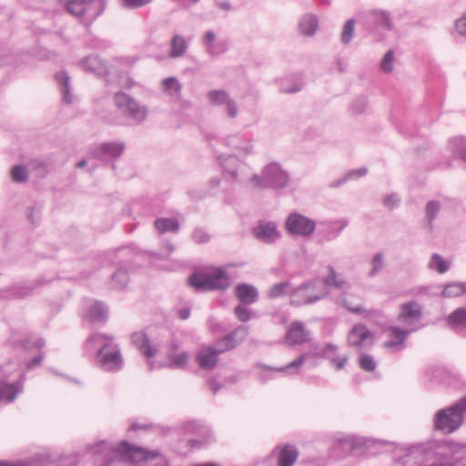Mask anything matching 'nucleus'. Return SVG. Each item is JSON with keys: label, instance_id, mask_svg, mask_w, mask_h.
Segmentation results:
<instances>
[{"label": "nucleus", "instance_id": "nucleus-4", "mask_svg": "<svg viewBox=\"0 0 466 466\" xmlns=\"http://www.w3.org/2000/svg\"><path fill=\"white\" fill-rule=\"evenodd\" d=\"M463 411H466V397L454 405L437 411L434 419V427L443 433L455 431L462 423Z\"/></svg>", "mask_w": 466, "mask_h": 466}, {"label": "nucleus", "instance_id": "nucleus-54", "mask_svg": "<svg viewBox=\"0 0 466 466\" xmlns=\"http://www.w3.org/2000/svg\"><path fill=\"white\" fill-rule=\"evenodd\" d=\"M152 0H123L124 5L128 8H139L149 4Z\"/></svg>", "mask_w": 466, "mask_h": 466}, {"label": "nucleus", "instance_id": "nucleus-22", "mask_svg": "<svg viewBox=\"0 0 466 466\" xmlns=\"http://www.w3.org/2000/svg\"><path fill=\"white\" fill-rule=\"evenodd\" d=\"M248 334V327L245 325L238 326L231 333L227 335L225 338L219 339V345L230 346L232 349L236 347L238 342L243 341Z\"/></svg>", "mask_w": 466, "mask_h": 466}, {"label": "nucleus", "instance_id": "nucleus-2", "mask_svg": "<svg viewBox=\"0 0 466 466\" xmlns=\"http://www.w3.org/2000/svg\"><path fill=\"white\" fill-rule=\"evenodd\" d=\"M87 342L95 346H100L96 361L102 370L116 371L122 368L123 359L120 349L116 344L113 343L112 336L94 334L88 339Z\"/></svg>", "mask_w": 466, "mask_h": 466}, {"label": "nucleus", "instance_id": "nucleus-64", "mask_svg": "<svg viewBox=\"0 0 466 466\" xmlns=\"http://www.w3.org/2000/svg\"><path fill=\"white\" fill-rule=\"evenodd\" d=\"M30 292H31V289H29L28 287H24V288H21V289L15 296L17 298H22V297L27 296Z\"/></svg>", "mask_w": 466, "mask_h": 466}, {"label": "nucleus", "instance_id": "nucleus-25", "mask_svg": "<svg viewBox=\"0 0 466 466\" xmlns=\"http://www.w3.org/2000/svg\"><path fill=\"white\" fill-rule=\"evenodd\" d=\"M161 86L165 94L176 99L179 98L182 86L177 78L174 76L167 77L162 81Z\"/></svg>", "mask_w": 466, "mask_h": 466}, {"label": "nucleus", "instance_id": "nucleus-58", "mask_svg": "<svg viewBox=\"0 0 466 466\" xmlns=\"http://www.w3.org/2000/svg\"><path fill=\"white\" fill-rule=\"evenodd\" d=\"M367 107V100L366 99H360L355 102L353 108L357 113L363 112Z\"/></svg>", "mask_w": 466, "mask_h": 466}, {"label": "nucleus", "instance_id": "nucleus-45", "mask_svg": "<svg viewBox=\"0 0 466 466\" xmlns=\"http://www.w3.org/2000/svg\"><path fill=\"white\" fill-rule=\"evenodd\" d=\"M306 360V354L300 355L298 359L290 362L285 367L279 368L278 370L283 371V370H291V373L297 374L299 371V368L302 366Z\"/></svg>", "mask_w": 466, "mask_h": 466}, {"label": "nucleus", "instance_id": "nucleus-42", "mask_svg": "<svg viewBox=\"0 0 466 466\" xmlns=\"http://www.w3.org/2000/svg\"><path fill=\"white\" fill-rule=\"evenodd\" d=\"M248 305L239 303L234 309L236 317L241 322H247L251 317V310L248 308Z\"/></svg>", "mask_w": 466, "mask_h": 466}, {"label": "nucleus", "instance_id": "nucleus-59", "mask_svg": "<svg viewBox=\"0 0 466 466\" xmlns=\"http://www.w3.org/2000/svg\"><path fill=\"white\" fill-rule=\"evenodd\" d=\"M43 354L39 355L38 357L34 358L27 365L28 369H33L34 367L40 364L41 360H43Z\"/></svg>", "mask_w": 466, "mask_h": 466}, {"label": "nucleus", "instance_id": "nucleus-14", "mask_svg": "<svg viewBox=\"0 0 466 466\" xmlns=\"http://www.w3.org/2000/svg\"><path fill=\"white\" fill-rule=\"evenodd\" d=\"M421 319V307L415 301L404 303L400 307V312L398 320L409 329L416 328L415 324Z\"/></svg>", "mask_w": 466, "mask_h": 466}, {"label": "nucleus", "instance_id": "nucleus-38", "mask_svg": "<svg viewBox=\"0 0 466 466\" xmlns=\"http://www.w3.org/2000/svg\"><path fill=\"white\" fill-rule=\"evenodd\" d=\"M12 180L16 183H25L28 180V171L25 166L16 165L11 169Z\"/></svg>", "mask_w": 466, "mask_h": 466}, {"label": "nucleus", "instance_id": "nucleus-41", "mask_svg": "<svg viewBox=\"0 0 466 466\" xmlns=\"http://www.w3.org/2000/svg\"><path fill=\"white\" fill-rule=\"evenodd\" d=\"M441 209V204L439 201L431 200L426 206V216L428 218L430 228L432 227V221L437 217Z\"/></svg>", "mask_w": 466, "mask_h": 466}, {"label": "nucleus", "instance_id": "nucleus-36", "mask_svg": "<svg viewBox=\"0 0 466 466\" xmlns=\"http://www.w3.org/2000/svg\"><path fill=\"white\" fill-rule=\"evenodd\" d=\"M208 98L212 105L223 106L230 96L223 90H212L208 92Z\"/></svg>", "mask_w": 466, "mask_h": 466}, {"label": "nucleus", "instance_id": "nucleus-35", "mask_svg": "<svg viewBox=\"0 0 466 466\" xmlns=\"http://www.w3.org/2000/svg\"><path fill=\"white\" fill-rule=\"evenodd\" d=\"M465 291V284L461 282H452L444 287L441 296L445 298H454L462 295Z\"/></svg>", "mask_w": 466, "mask_h": 466}, {"label": "nucleus", "instance_id": "nucleus-53", "mask_svg": "<svg viewBox=\"0 0 466 466\" xmlns=\"http://www.w3.org/2000/svg\"><path fill=\"white\" fill-rule=\"evenodd\" d=\"M76 458L73 455H68L61 457L56 466H76Z\"/></svg>", "mask_w": 466, "mask_h": 466}, {"label": "nucleus", "instance_id": "nucleus-15", "mask_svg": "<svg viewBox=\"0 0 466 466\" xmlns=\"http://www.w3.org/2000/svg\"><path fill=\"white\" fill-rule=\"evenodd\" d=\"M125 149L124 143H103L90 150L92 157L106 161L118 157Z\"/></svg>", "mask_w": 466, "mask_h": 466}, {"label": "nucleus", "instance_id": "nucleus-55", "mask_svg": "<svg viewBox=\"0 0 466 466\" xmlns=\"http://www.w3.org/2000/svg\"><path fill=\"white\" fill-rule=\"evenodd\" d=\"M399 201L400 199L396 194H390L384 198L383 204L389 209H392L398 205Z\"/></svg>", "mask_w": 466, "mask_h": 466}, {"label": "nucleus", "instance_id": "nucleus-9", "mask_svg": "<svg viewBox=\"0 0 466 466\" xmlns=\"http://www.w3.org/2000/svg\"><path fill=\"white\" fill-rule=\"evenodd\" d=\"M115 105L133 120L137 123L144 121L147 115V109L140 105L136 99L123 92L116 93L114 96Z\"/></svg>", "mask_w": 466, "mask_h": 466}, {"label": "nucleus", "instance_id": "nucleus-1", "mask_svg": "<svg viewBox=\"0 0 466 466\" xmlns=\"http://www.w3.org/2000/svg\"><path fill=\"white\" fill-rule=\"evenodd\" d=\"M86 450L93 454L103 455L106 459L104 466H129L128 461H140L154 459L159 455L157 451H148L131 446L126 441H122L117 446L99 441L95 445L86 446Z\"/></svg>", "mask_w": 466, "mask_h": 466}, {"label": "nucleus", "instance_id": "nucleus-27", "mask_svg": "<svg viewBox=\"0 0 466 466\" xmlns=\"http://www.w3.org/2000/svg\"><path fill=\"white\" fill-rule=\"evenodd\" d=\"M319 26L318 19L314 15H305L299 22L300 32L308 36L313 35Z\"/></svg>", "mask_w": 466, "mask_h": 466}, {"label": "nucleus", "instance_id": "nucleus-49", "mask_svg": "<svg viewBox=\"0 0 466 466\" xmlns=\"http://www.w3.org/2000/svg\"><path fill=\"white\" fill-rule=\"evenodd\" d=\"M360 366L365 371H373L376 369V362L370 355L363 354L360 358Z\"/></svg>", "mask_w": 466, "mask_h": 466}, {"label": "nucleus", "instance_id": "nucleus-10", "mask_svg": "<svg viewBox=\"0 0 466 466\" xmlns=\"http://www.w3.org/2000/svg\"><path fill=\"white\" fill-rule=\"evenodd\" d=\"M285 225L290 234L303 238L311 236L316 228L315 221L298 213L290 214Z\"/></svg>", "mask_w": 466, "mask_h": 466}, {"label": "nucleus", "instance_id": "nucleus-46", "mask_svg": "<svg viewBox=\"0 0 466 466\" xmlns=\"http://www.w3.org/2000/svg\"><path fill=\"white\" fill-rule=\"evenodd\" d=\"M189 354L187 351H183L179 354L170 355L171 365L176 368H183L186 366Z\"/></svg>", "mask_w": 466, "mask_h": 466}, {"label": "nucleus", "instance_id": "nucleus-32", "mask_svg": "<svg viewBox=\"0 0 466 466\" xmlns=\"http://www.w3.org/2000/svg\"><path fill=\"white\" fill-rule=\"evenodd\" d=\"M155 227L162 234L167 231H177L179 223L175 218H157L155 221Z\"/></svg>", "mask_w": 466, "mask_h": 466}, {"label": "nucleus", "instance_id": "nucleus-19", "mask_svg": "<svg viewBox=\"0 0 466 466\" xmlns=\"http://www.w3.org/2000/svg\"><path fill=\"white\" fill-rule=\"evenodd\" d=\"M132 342L139 350V351L147 358L155 356L157 349L150 345L146 334L142 331H137L132 334Z\"/></svg>", "mask_w": 466, "mask_h": 466}, {"label": "nucleus", "instance_id": "nucleus-16", "mask_svg": "<svg viewBox=\"0 0 466 466\" xmlns=\"http://www.w3.org/2000/svg\"><path fill=\"white\" fill-rule=\"evenodd\" d=\"M372 338V333L364 325L357 324L348 335V343L352 347L370 345Z\"/></svg>", "mask_w": 466, "mask_h": 466}, {"label": "nucleus", "instance_id": "nucleus-50", "mask_svg": "<svg viewBox=\"0 0 466 466\" xmlns=\"http://www.w3.org/2000/svg\"><path fill=\"white\" fill-rule=\"evenodd\" d=\"M206 50L212 56H218L227 50V45L224 42L214 43L209 45Z\"/></svg>", "mask_w": 466, "mask_h": 466}, {"label": "nucleus", "instance_id": "nucleus-57", "mask_svg": "<svg viewBox=\"0 0 466 466\" xmlns=\"http://www.w3.org/2000/svg\"><path fill=\"white\" fill-rule=\"evenodd\" d=\"M215 39H216V35L214 32H212V31L206 32L204 35V37H203V43H204L206 48L208 46H209V45H213L215 43Z\"/></svg>", "mask_w": 466, "mask_h": 466}, {"label": "nucleus", "instance_id": "nucleus-33", "mask_svg": "<svg viewBox=\"0 0 466 466\" xmlns=\"http://www.w3.org/2000/svg\"><path fill=\"white\" fill-rule=\"evenodd\" d=\"M84 67L96 75H102L106 70L104 63L96 56L86 57Z\"/></svg>", "mask_w": 466, "mask_h": 466}, {"label": "nucleus", "instance_id": "nucleus-39", "mask_svg": "<svg viewBox=\"0 0 466 466\" xmlns=\"http://www.w3.org/2000/svg\"><path fill=\"white\" fill-rule=\"evenodd\" d=\"M451 458L457 464L466 466V446L465 445H453L451 448Z\"/></svg>", "mask_w": 466, "mask_h": 466}, {"label": "nucleus", "instance_id": "nucleus-26", "mask_svg": "<svg viewBox=\"0 0 466 466\" xmlns=\"http://www.w3.org/2000/svg\"><path fill=\"white\" fill-rule=\"evenodd\" d=\"M187 49V44L185 38L180 35H175L170 42L169 57L177 58L185 55Z\"/></svg>", "mask_w": 466, "mask_h": 466}, {"label": "nucleus", "instance_id": "nucleus-30", "mask_svg": "<svg viewBox=\"0 0 466 466\" xmlns=\"http://www.w3.org/2000/svg\"><path fill=\"white\" fill-rule=\"evenodd\" d=\"M56 79L60 85L61 93L63 95V100L67 104L72 103L73 99L70 96L69 76L66 75V72H59L56 75Z\"/></svg>", "mask_w": 466, "mask_h": 466}, {"label": "nucleus", "instance_id": "nucleus-31", "mask_svg": "<svg viewBox=\"0 0 466 466\" xmlns=\"http://www.w3.org/2000/svg\"><path fill=\"white\" fill-rule=\"evenodd\" d=\"M329 274L325 277L324 280L321 281L327 289L329 286H334L339 289H344L348 287L347 281L343 278L339 277L334 268H329Z\"/></svg>", "mask_w": 466, "mask_h": 466}, {"label": "nucleus", "instance_id": "nucleus-28", "mask_svg": "<svg viewBox=\"0 0 466 466\" xmlns=\"http://www.w3.org/2000/svg\"><path fill=\"white\" fill-rule=\"evenodd\" d=\"M451 265V261L444 259L440 254L434 253L429 260L428 268L431 270H435L439 274H444L450 269Z\"/></svg>", "mask_w": 466, "mask_h": 466}, {"label": "nucleus", "instance_id": "nucleus-3", "mask_svg": "<svg viewBox=\"0 0 466 466\" xmlns=\"http://www.w3.org/2000/svg\"><path fill=\"white\" fill-rule=\"evenodd\" d=\"M225 144L229 152L219 156L218 160L221 162L224 170L235 178L237 177V168L231 167L229 162L235 163L237 160L245 158L252 152L253 146L250 140L238 135L228 137Z\"/></svg>", "mask_w": 466, "mask_h": 466}, {"label": "nucleus", "instance_id": "nucleus-37", "mask_svg": "<svg viewBox=\"0 0 466 466\" xmlns=\"http://www.w3.org/2000/svg\"><path fill=\"white\" fill-rule=\"evenodd\" d=\"M127 272L124 269H118L112 276L111 285L115 289H122L127 286Z\"/></svg>", "mask_w": 466, "mask_h": 466}, {"label": "nucleus", "instance_id": "nucleus-11", "mask_svg": "<svg viewBox=\"0 0 466 466\" xmlns=\"http://www.w3.org/2000/svg\"><path fill=\"white\" fill-rule=\"evenodd\" d=\"M229 350H232V345H219V340H218L214 346L199 350L196 357L197 362L202 369L211 370L216 366L218 355Z\"/></svg>", "mask_w": 466, "mask_h": 466}, {"label": "nucleus", "instance_id": "nucleus-56", "mask_svg": "<svg viewBox=\"0 0 466 466\" xmlns=\"http://www.w3.org/2000/svg\"><path fill=\"white\" fill-rule=\"evenodd\" d=\"M455 28L460 35L466 36V14L456 21Z\"/></svg>", "mask_w": 466, "mask_h": 466}, {"label": "nucleus", "instance_id": "nucleus-34", "mask_svg": "<svg viewBox=\"0 0 466 466\" xmlns=\"http://www.w3.org/2000/svg\"><path fill=\"white\" fill-rule=\"evenodd\" d=\"M19 391L20 389L14 384L0 382V401L5 400L10 402L14 400Z\"/></svg>", "mask_w": 466, "mask_h": 466}, {"label": "nucleus", "instance_id": "nucleus-43", "mask_svg": "<svg viewBox=\"0 0 466 466\" xmlns=\"http://www.w3.org/2000/svg\"><path fill=\"white\" fill-rule=\"evenodd\" d=\"M371 15L380 21L387 29H392V23L390 13L384 10L372 11Z\"/></svg>", "mask_w": 466, "mask_h": 466}, {"label": "nucleus", "instance_id": "nucleus-62", "mask_svg": "<svg viewBox=\"0 0 466 466\" xmlns=\"http://www.w3.org/2000/svg\"><path fill=\"white\" fill-rule=\"evenodd\" d=\"M433 447V444H420L416 447V450L420 452H428V451L431 450Z\"/></svg>", "mask_w": 466, "mask_h": 466}, {"label": "nucleus", "instance_id": "nucleus-51", "mask_svg": "<svg viewBox=\"0 0 466 466\" xmlns=\"http://www.w3.org/2000/svg\"><path fill=\"white\" fill-rule=\"evenodd\" d=\"M193 239L198 244L207 243L210 239V235L202 228H196L193 232Z\"/></svg>", "mask_w": 466, "mask_h": 466}, {"label": "nucleus", "instance_id": "nucleus-8", "mask_svg": "<svg viewBox=\"0 0 466 466\" xmlns=\"http://www.w3.org/2000/svg\"><path fill=\"white\" fill-rule=\"evenodd\" d=\"M66 7L71 15L77 17L86 15L93 21L105 10L106 0H68Z\"/></svg>", "mask_w": 466, "mask_h": 466}, {"label": "nucleus", "instance_id": "nucleus-60", "mask_svg": "<svg viewBox=\"0 0 466 466\" xmlns=\"http://www.w3.org/2000/svg\"><path fill=\"white\" fill-rule=\"evenodd\" d=\"M368 172V169L366 167H360L359 169H356V170H352L350 171L349 174H348V177H351L353 175H358V176H364L366 175Z\"/></svg>", "mask_w": 466, "mask_h": 466}, {"label": "nucleus", "instance_id": "nucleus-13", "mask_svg": "<svg viewBox=\"0 0 466 466\" xmlns=\"http://www.w3.org/2000/svg\"><path fill=\"white\" fill-rule=\"evenodd\" d=\"M252 235L258 241L271 244L280 237V232L278 230L275 222L259 221V223L253 228Z\"/></svg>", "mask_w": 466, "mask_h": 466}, {"label": "nucleus", "instance_id": "nucleus-44", "mask_svg": "<svg viewBox=\"0 0 466 466\" xmlns=\"http://www.w3.org/2000/svg\"><path fill=\"white\" fill-rule=\"evenodd\" d=\"M354 25L355 21L353 19L348 20L343 27V31L341 34V42L344 44H348L354 35Z\"/></svg>", "mask_w": 466, "mask_h": 466}, {"label": "nucleus", "instance_id": "nucleus-18", "mask_svg": "<svg viewBox=\"0 0 466 466\" xmlns=\"http://www.w3.org/2000/svg\"><path fill=\"white\" fill-rule=\"evenodd\" d=\"M234 294L239 302L244 304H253L258 299L257 288L247 283L238 284L234 288Z\"/></svg>", "mask_w": 466, "mask_h": 466}, {"label": "nucleus", "instance_id": "nucleus-7", "mask_svg": "<svg viewBox=\"0 0 466 466\" xmlns=\"http://www.w3.org/2000/svg\"><path fill=\"white\" fill-rule=\"evenodd\" d=\"M257 188L284 187L288 185L289 176L277 163L266 166L261 176L253 175L249 180Z\"/></svg>", "mask_w": 466, "mask_h": 466}, {"label": "nucleus", "instance_id": "nucleus-5", "mask_svg": "<svg viewBox=\"0 0 466 466\" xmlns=\"http://www.w3.org/2000/svg\"><path fill=\"white\" fill-rule=\"evenodd\" d=\"M329 294V289L319 279H313L297 287L290 293V303L304 305L314 303Z\"/></svg>", "mask_w": 466, "mask_h": 466}, {"label": "nucleus", "instance_id": "nucleus-21", "mask_svg": "<svg viewBox=\"0 0 466 466\" xmlns=\"http://www.w3.org/2000/svg\"><path fill=\"white\" fill-rule=\"evenodd\" d=\"M338 347L334 344H327L326 347L322 350L321 357L329 360V361L334 365L337 370H340L344 368L348 361V356H338L337 355Z\"/></svg>", "mask_w": 466, "mask_h": 466}, {"label": "nucleus", "instance_id": "nucleus-61", "mask_svg": "<svg viewBox=\"0 0 466 466\" xmlns=\"http://www.w3.org/2000/svg\"><path fill=\"white\" fill-rule=\"evenodd\" d=\"M189 316H190L189 309H182L178 311V317L183 320L188 319Z\"/></svg>", "mask_w": 466, "mask_h": 466}, {"label": "nucleus", "instance_id": "nucleus-6", "mask_svg": "<svg viewBox=\"0 0 466 466\" xmlns=\"http://www.w3.org/2000/svg\"><path fill=\"white\" fill-rule=\"evenodd\" d=\"M187 283L196 291L226 289L231 284L229 278L222 269H217L209 274L194 273L188 278Z\"/></svg>", "mask_w": 466, "mask_h": 466}, {"label": "nucleus", "instance_id": "nucleus-20", "mask_svg": "<svg viewBox=\"0 0 466 466\" xmlns=\"http://www.w3.org/2000/svg\"><path fill=\"white\" fill-rule=\"evenodd\" d=\"M299 451L294 446L284 445L278 451L276 466H292L297 461Z\"/></svg>", "mask_w": 466, "mask_h": 466}, {"label": "nucleus", "instance_id": "nucleus-24", "mask_svg": "<svg viewBox=\"0 0 466 466\" xmlns=\"http://www.w3.org/2000/svg\"><path fill=\"white\" fill-rule=\"evenodd\" d=\"M106 317V309L101 302H94L86 312V318L92 322H102Z\"/></svg>", "mask_w": 466, "mask_h": 466}, {"label": "nucleus", "instance_id": "nucleus-17", "mask_svg": "<svg viewBox=\"0 0 466 466\" xmlns=\"http://www.w3.org/2000/svg\"><path fill=\"white\" fill-rule=\"evenodd\" d=\"M390 339L384 343L385 348H397L398 350H400L405 348V339L408 335L416 330V328H411L408 329H402L399 327H390Z\"/></svg>", "mask_w": 466, "mask_h": 466}, {"label": "nucleus", "instance_id": "nucleus-12", "mask_svg": "<svg viewBox=\"0 0 466 466\" xmlns=\"http://www.w3.org/2000/svg\"><path fill=\"white\" fill-rule=\"evenodd\" d=\"M310 340V332L305 325L299 320H294L287 328L284 336V343L288 346H297L307 343Z\"/></svg>", "mask_w": 466, "mask_h": 466}, {"label": "nucleus", "instance_id": "nucleus-23", "mask_svg": "<svg viewBox=\"0 0 466 466\" xmlns=\"http://www.w3.org/2000/svg\"><path fill=\"white\" fill-rule=\"evenodd\" d=\"M447 324L453 329H466V309L459 308L447 317Z\"/></svg>", "mask_w": 466, "mask_h": 466}, {"label": "nucleus", "instance_id": "nucleus-29", "mask_svg": "<svg viewBox=\"0 0 466 466\" xmlns=\"http://www.w3.org/2000/svg\"><path fill=\"white\" fill-rule=\"evenodd\" d=\"M449 147L453 154L466 161V137H454L449 141Z\"/></svg>", "mask_w": 466, "mask_h": 466}, {"label": "nucleus", "instance_id": "nucleus-48", "mask_svg": "<svg viewBox=\"0 0 466 466\" xmlns=\"http://www.w3.org/2000/svg\"><path fill=\"white\" fill-rule=\"evenodd\" d=\"M394 54L392 50H389L380 63V68L385 73H390L393 70Z\"/></svg>", "mask_w": 466, "mask_h": 466}, {"label": "nucleus", "instance_id": "nucleus-63", "mask_svg": "<svg viewBox=\"0 0 466 466\" xmlns=\"http://www.w3.org/2000/svg\"><path fill=\"white\" fill-rule=\"evenodd\" d=\"M217 5L220 9L224 11H229L231 9V5L228 1L218 2Z\"/></svg>", "mask_w": 466, "mask_h": 466}, {"label": "nucleus", "instance_id": "nucleus-52", "mask_svg": "<svg viewBox=\"0 0 466 466\" xmlns=\"http://www.w3.org/2000/svg\"><path fill=\"white\" fill-rule=\"evenodd\" d=\"M224 106L228 117L234 118L238 116V108L236 101L233 98L230 97Z\"/></svg>", "mask_w": 466, "mask_h": 466}, {"label": "nucleus", "instance_id": "nucleus-40", "mask_svg": "<svg viewBox=\"0 0 466 466\" xmlns=\"http://www.w3.org/2000/svg\"><path fill=\"white\" fill-rule=\"evenodd\" d=\"M289 288L290 283L289 281L275 284L269 289L268 297L271 299L282 297L287 293Z\"/></svg>", "mask_w": 466, "mask_h": 466}, {"label": "nucleus", "instance_id": "nucleus-47", "mask_svg": "<svg viewBox=\"0 0 466 466\" xmlns=\"http://www.w3.org/2000/svg\"><path fill=\"white\" fill-rule=\"evenodd\" d=\"M372 268L369 273L370 277H374L378 272H380L384 268V261H383V254L382 253H377L372 260Z\"/></svg>", "mask_w": 466, "mask_h": 466}]
</instances>
